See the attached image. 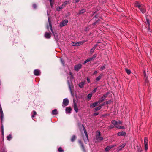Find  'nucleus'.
I'll return each mask as SVG.
<instances>
[{
    "label": "nucleus",
    "instance_id": "nucleus-1",
    "mask_svg": "<svg viewBox=\"0 0 152 152\" xmlns=\"http://www.w3.org/2000/svg\"><path fill=\"white\" fill-rule=\"evenodd\" d=\"M95 139L98 142L103 140V138L101 136V134L99 131H97L96 132Z\"/></svg>",
    "mask_w": 152,
    "mask_h": 152
},
{
    "label": "nucleus",
    "instance_id": "nucleus-2",
    "mask_svg": "<svg viewBox=\"0 0 152 152\" xmlns=\"http://www.w3.org/2000/svg\"><path fill=\"white\" fill-rule=\"evenodd\" d=\"M82 127L83 128L84 133L85 134L86 136V138H84V140L85 142H88V135L87 133V132H86V130L84 126L83 125H82Z\"/></svg>",
    "mask_w": 152,
    "mask_h": 152
},
{
    "label": "nucleus",
    "instance_id": "nucleus-3",
    "mask_svg": "<svg viewBox=\"0 0 152 152\" xmlns=\"http://www.w3.org/2000/svg\"><path fill=\"white\" fill-rule=\"evenodd\" d=\"M69 100L67 98H65L64 99L63 102L62 106L65 107L69 103Z\"/></svg>",
    "mask_w": 152,
    "mask_h": 152
},
{
    "label": "nucleus",
    "instance_id": "nucleus-4",
    "mask_svg": "<svg viewBox=\"0 0 152 152\" xmlns=\"http://www.w3.org/2000/svg\"><path fill=\"white\" fill-rule=\"evenodd\" d=\"M139 9L142 13H144L146 12L145 8L144 6L142 4H141L140 8H139Z\"/></svg>",
    "mask_w": 152,
    "mask_h": 152
},
{
    "label": "nucleus",
    "instance_id": "nucleus-5",
    "mask_svg": "<svg viewBox=\"0 0 152 152\" xmlns=\"http://www.w3.org/2000/svg\"><path fill=\"white\" fill-rule=\"evenodd\" d=\"M101 102L100 101V100L98 101L95 102L94 103L92 104L90 106V107L93 108L95 107L96 106H97L98 104H99Z\"/></svg>",
    "mask_w": 152,
    "mask_h": 152
},
{
    "label": "nucleus",
    "instance_id": "nucleus-6",
    "mask_svg": "<svg viewBox=\"0 0 152 152\" xmlns=\"http://www.w3.org/2000/svg\"><path fill=\"white\" fill-rule=\"evenodd\" d=\"M68 22V21L67 20H65L64 21H62L61 23H60V27H62L65 26Z\"/></svg>",
    "mask_w": 152,
    "mask_h": 152
},
{
    "label": "nucleus",
    "instance_id": "nucleus-7",
    "mask_svg": "<svg viewBox=\"0 0 152 152\" xmlns=\"http://www.w3.org/2000/svg\"><path fill=\"white\" fill-rule=\"evenodd\" d=\"M82 65L80 64L76 65L74 67V69L77 71H78L82 67Z\"/></svg>",
    "mask_w": 152,
    "mask_h": 152
},
{
    "label": "nucleus",
    "instance_id": "nucleus-8",
    "mask_svg": "<svg viewBox=\"0 0 152 152\" xmlns=\"http://www.w3.org/2000/svg\"><path fill=\"white\" fill-rule=\"evenodd\" d=\"M79 143L82 149L84 152H86V150L85 149V147L83 145V143L80 140H79Z\"/></svg>",
    "mask_w": 152,
    "mask_h": 152
},
{
    "label": "nucleus",
    "instance_id": "nucleus-9",
    "mask_svg": "<svg viewBox=\"0 0 152 152\" xmlns=\"http://www.w3.org/2000/svg\"><path fill=\"white\" fill-rule=\"evenodd\" d=\"M45 37L46 38H50L51 37V34L47 32H45Z\"/></svg>",
    "mask_w": 152,
    "mask_h": 152
},
{
    "label": "nucleus",
    "instance_id": "nucleus-10",
    "mask_svg": "<svg viewBox=\"0 0 152 152\" xmlns=\"http://www.w3.org/2000/svg\"><path fill=\"white\" fill-rule=\"evenodd\" d=\"M34 74L35 75L38 76L40 75V71L37 69L35 70H34Z\"/></svg>",
    "mask_w": 152,
    "mask_h": 152
},
{
    "label": "nucleus",
    "instance_id": "nucleus-11",
    "mask_svg": "<svg viewBox=\"0 0 152 152\" xmlns=\"http://www.w3.org/2000/svg\"><path fill=\"white\" fill-rule=\"evenodd\" d=\"M74 108L76 112H77L78 111V109L77 108V105L76 104L75 102L74 101Z\"/></svg>",
    "mask_w": 152,
    "mask_h": 152
},
{
    "label": "nucleus",
    "instance_id": "nucleus-12",
    "mask_svg": "<svg viewBox=\"0 0 152 152\" xmlns=\"http://www.w3.org/2000/svg\"><path fill=\"white\" fill-rule=\"evenodd\" d=\"M97 46V45H95L91 49L90 51V53L91 54H92V53L94 52Z\"/></svg>",
    "mask_w": 152,
    "mask_h": 152
},
{
    "label": "nucleus",
    "instance_id": "nucleus-13",
    "mask_svg": "<svg viewBox=\"0 0 152 152\" xmlns=\"http://www.w3.org/2000/svg\"><path fill=\"white\" fill-rule=\"evenodd\" d=\"M142 4H140L138 2H136L134 3V6L135 7H138V8H140V6Z\"/></svg>",
    "mask_w": 152,
    "mask_h": 152
},
{
    "label": "nucleus",
    "instance_id": "nucleus-14",
    "mask_svg": "<svg viewBox=\"0 0 152 152\" xmlns=\"http://www.w3.org/2000/svg\"><path fill=\"white\" fill-rule=\"evenodd\" d=\"M126 134L125 132L122 131V132H118L117 133V135L118 136H124V135H125Z\"/></svg>",
    "mask_w": 152,
    "mask_h": 152
},
{
    "label": "nucleus",
    "instance_id": "nucleus-15",
    "mask_svg": "<svg viewBox=\"0 0 152 152\" xmlns=\"http://www.w3.org/2000/svg\"><path fill=\"white\" fill-rule=\"evenodd\" d=\"M85 42V41L80 42H76V46H79L84 43Z\"/></svg>",
    "mask_w": 152,
    "mask_h": 152
},
{
    "label": "nucleus",
    "instance_id": "nucleus-16",
    "mask_svg": "<svg viewBox=\"0 0 152 152\" xmlns=\"http://www.w3.org/2000/svg\"><path fill=\"white\" fill-rule=\"evenodd\" d=\"M72 110L71 108L70 107H66V113H70Z\"/></svg>",
    "mask_w": 152,
    "mask_h": 152
},
{
    "label": "nucleus",
    "instance_id": "nucleus-17",
    "mask_svg": "<svg viewBox=\"0 0 152 152\" xmlns=\"http://www.w3.org/2000/svg\"><path fill=\"white\" fill-rule=\"evenodd\" d=\"M58 113L57 110L55 109L52 111V114L53 115H56Z\"/></svg>",
    "mask_w": 152,
    "mask_h": 152
},
{
    "label": "nucleus",
    "instance_id": "nucleus-18",
    "mask_svg": "<svg viewBox=\"0 0 152 152\" xmlns=\"http://www.w3.org/2000/svg\"><path fill=\"white\" fill-rule=\"evenodd\" d=\"M113 146H107L105 148V150L106 151H107L109 150L110 149L112 148L113 147Z\"/></svg>",
    "mask_w": 152,
    "mask_h": 152
},
{
    "label": "nucleus",
    "instance_id": "nucleus-19",
    "mask_svg": "<svg viewBox=\"0 0 152 152\" xmlns=\"http://www.w3.org/2000/svg\"><path fill=\"white\" fill-rule=\"evenodd\" d=\"M108 95L107 94H104L103 96L102 97V98H101V100H100V101L101 102H102L104 99L106 98L107 96Z\"/></svg>",
    "mask_w": 152,
    "mask_h": 152
},
{
    "label": "nucleus",
    "instance_id": "nucleus-20",
    "mask_svg": "<svg viewBox=\"0 0 152 152\" xmlns=\"http://www.w3.org/2000/svg\"><path fill=\"white\" fill-rule=\"evenodd\" d=\"M49 22L50 28V30H51L53 34L55 36L54 33V32L53 30L52 27V26L51 23H50V22L49 21Z\"/></svg>",
    "mask_w": 152,
    "mask_h": 152
},
{
    "label": "nucleus",
    "instance_id": "nucleus-21",
    "mask_svg": "<svg viewBox=\"0 0 152 152\" xmlns=\"http://www.w3.org/2000/svg\"><path fill=\"white\" fill-rule=\"evenodd\" d=\"M93 60H92V58H89L87 59H86L84 62V64H85L86 63L88 62H89V61H91Z\"/></svg>",
    "mask_w": 152,
    "mask_h": 152
},
{
    "label": "nucleus",
    "instance_id": "nucleus-22",
    "mask_svg": "<svg viewBox=\"0 0 152 152\" xmlns=\"http://www.w3.org/2000/svg\"><path fill=\"white\" fill-rule=\"evenodd\" d=\"M86 12V10L84 9H82L81 10L79 13V14L80 15Z\"/></svg>",
    "mask_w": 152,
    "mask_h": 152
},
{
    "label": "nucleus",
    "instance_id": "nucleus-23",
    "mask_svg": "<svg viewBox=\"0 0 152 152\" xmlns=\"http://www.w3.org/2000/svg\"><path fill=\"white\" fill-rule=\"evenodd\" d=\"M102 75H99V76L96 78V80L97 81H99V80L101 79V78H102Z\"/></svg>",
    "mask_w": 152,
    "mask_h": 152
},
{
    "label": "nucleus",
    "instance_id": "nucleus-24",
    "mask_svg": "<svg viewBox=\"0 0 152 152\" xmlns=\"http://www.w3.org/2000/svg\"><path fill=\"white\" fill-rule=\"evenodd\" d=\"M69 3L68 1H65L61 6L62 7H63V8L66 5Z\"/></svg>",
    "mask_w": 152,
    "mask_h": 152
},
{
    "label": "nucleus",
    "instance_id": "nucleus-25",
    "mask_svg": "<svg viewBox=\"0 0 152 152\" xmlns=\"http://www.w3.org/2000/svg\"><path fill=\"white\" fill-rule=\"evenodd\" d=\"M84 83H85L84 82H81L79 84V87L80 88H83L84 86Z\"/></svg>",
    "mask_w": 152,
    "mask_h": 152
},
{
    "label": "nucleus",
    "instance_id": "nucleus-26",
    "mask_svg": "<svg viewBox=\"0 0 152 152\" xmlns=\"http://www.w3.org/2000/svg\"><path fill=\"white\" fill-rule=\"evenodd\" d=\"M76 136L75 135H74L72 136L71 139V142H74L76 139Z\"/></svg>",
    "mask_w": 152,
    "mask_h": 152
},
{
    "label": "nucleus",
    "instance_id": "nucleus-27",
    "mask_svg": "<svg viewBox=\"0 0 152 152\" xmlns=\"http://www.w3.org/2000/svg\"><path fill=\"white\" fill-rule=\"evenodd\" d=\"M111 123L114 125H118V122L115 120H112L111 121Z\"/></svg>",
    "mask_w": 152,
    "mask_h": 152
},
{
    "label": "nucleus",
    "instance_id": "nucleus-28",
    "mask_svg": "<svg viewBox=\"0 0 152 152\" xmlns=\"http://www.w3.org/2000/svg\"><path fill=\"white\" fill-rule=\"evenodd\" d=\"M126 144H122L119 147V150H121L122 148H124L125 145Z\"/></svg>",
    "mask_w": 152,
    "mask_h": 152
},
{
    "label": "nucleus",
    "instance_id": "nucleus-29",
    "mask_svg": "<svg viewBox=\"0 0 152 152\" xmlns=\"http://www.w3.org/2000/svg\"><path fill=\"white\" fill-rule=\"evenodd\" d=\"M7 139L8 140H10L12 138V135L11 134H10L7 137Z\"/></svg>",
    "mask_w": 152,
    "mask_h": 152
},
{
    "label": "nucleus",
    "instance_id": "nucleus-30",
    "mask_svg": "<svg viewBox=\"0 0 152 152\" xmlns=\"http://www.w3.org/2000/svg\"><path fill=\"white\" fill-rule=\"evenodd\" d=\"M101 108V106H99L95 108V110L96 111H97L100 110Z\"/></svg>",
    "mask_w": 152,
    "mask_h": 152
},
{
    "label": "nucleus",
    "instance_id": "nucleus-31",
    "mask_svg": "<svg viewBox=\"0 0 152 152\" xmlns=\"http://www.w3.org/2000/svg\"><path fill=\"white\" fill-rule=\"evenodd\" d=\"M63 8V7H62V6H60L56 8V9L57 11H60L61 9Z\"/></svg>",
    "mask_w": 152,
    "mask_h": 152
},
{
    "label": "nucleus",
    "instance_id": "nucleus-32",
    "mask_svg": "<svg viewBox=\"0 0 152 152\" xmlns=\"http://www.w3.org/2000/svg\"><path fill=\"white\" fill-rule=\"evenodd\" d=\"M50 5L51 7H52L53 6L54 3V0H50Z\"/></svg>",
    "mask_w": 152,
    "mask_h": 152
},
{
    "label": "nucleus",
    "instance_id": "nucleus-33",
    "mask_svg": "<svg viewBox=\"0 0 152 152\" xmlns=\"http://www.w3.org/2000/svg\"><path fill=\"white\" fill-rule=\"evenodd\" d=\"M32 112L33 113V114L32 115L31 117L32 118H34V117H35V115H36L37 113H36V112L34 110L33 111H32Z\"/></svg>",
    "mask_w": 152,
    "mask_h": 152
},
{
    "label": "nucleus",
    "instance_id": "nucleus-34",
    "mask_svg": "<svg viewBox=\"0 0 152 152\" xmlns=\"http://www.w3.org/2000/svg\"><path fill=\"white\" fill-rule=\"evenodd\" d=\"M125 70L128 75H130L131 74V71L130 70L128 69L127 68H126Z\"/></svg>",
    "mask_w": 152,
    "mask_h": 152
},
{
    "label": "nucleus",
    "instance_id": "nucleus-35",
    "mask_svg": "<svg viewBox=\"0 0 152 152\" xmlns=\"http://www.w3.org/2000/svg\"><path fill=\"white\" fill-rule=\"evenodd\" d=\"M148 140L147 137H145L144 139V144H148Z\"/></svg>",
    "mask_w": 152,
    "mask_h": 152
},
{
    "label": "nucleus",
    "instance_id": "nucleus-36",
    "mask_svg": "<svg viewBox=\"0 0 152 152\" xmlns=\"http://www.w3.org/2000/svg\"><path fill=\"white\" fill-rule=\"evenodd\" d=\"M58 151L59 152H63L64 151V150L62 149L61 147H59L58 148Z\"/></svg>",
    "mask_w": 152,
    "mask_h": 152
},
{
    "label": "nucleus",
    "instance_id": "nucleus-37",
    "mask_svg": "<svg viewBox=\"0 0 152 152\" xmlns=\"http://www.w3.org/2000/svg\"><path fill=\"white\" fill-rule=\"evenodd\" d=\"M92 96V94H89L88 95V98L90 99Z\"/></svg>",
    "mask_w": 152,
    "mask_h": 152
},
{
    "label": "nucleus",
    "instance_id": "nucleus-38",
    "mask_svg": "<svg viewBox=\"0 0 152 152\" xmlns=\"http://www.w3.org/2000/svg\"><path fill=\"white\" fill-rule=\"evenodd\" d=\"M0 118L1 121H2L4 118V114L3 113L0 114Z\"/></svg>",
    "mask_w": 152,
    "mask_h": 152
},
{
    "label": "nucleus",
    "instance_id": "nucleus-39",
    "mask_svg": "<svg viewBox=\"0 0 152 152\" xmlns=\"http://www.w3.org/2000/svg\"><path fill=\"white\" fill-rule=\"evenodd\" d=\"M145 150L147 151L148 149V144H145Z\"/></svg>",
    "mask_w": 152,
    "mask_h": 152
},
{
    "label": "nucleus",
    "instance_id": "nucleus-40",
    "mask_svg": "<svg viewBox=\"0 0 152 152\" xmlns=\"http://www.w3.org/2000/svg\"><path fill=\"white\" fill-rule=\"evenodd\" d=\"M96 54H94L92 56V57L91 58H92V60H94V59L96 57Z\"/></svg>",
    "mask_w": 152,
    "mask_h": 152
},
{
    "label": "nucleus",
    "instance_id": "nucleus-41",
    "mask_svg": "<svg viewBox=\"0 0 152 152\" xmlns=\"http://www.w3.org/2000/svg\"><path fill=\"white\" fill-rule=\"evenodd\" d=\"M145 79V81L146 82H148V80L147 77L146 76V75H145L144 76Z\"/></svg>",
    "mask_w": 152,
    "mask_h": 152
},
{
    "label": "nucleus",
    "instance_id": "nucleus-42",
    "mask_svg": "<svg viewBox=\"0 0 152 152\" xmlns=\"http://www.w3.org/2000/svg\"><path fill=\"white\" fill-rule=\"evenodd\" d=\"M99 23H98V21H96L93 24V26L95 25L96 24H99Z\"/></svg>",
    "mask_w": 152,
    "mask_h": 152
},
{
    "label": "nucleus",
    "instance_id": "nucleus-43",
    "mask_svg": "<svg viewBox=\"0 0 152 152\" xmlns=\"http://www.w3.org/2000/svg\"><path fill=\"white\" fill-rule=\"evenodd\" d=\"M0 114L3 113L2 110L1 106L0 107Z\"/></svg>",
    "mask_w": 152,
    "mask_h": 152
},
{
    "label": "nucleus",
    "instance_id": "nucleus-44",
    "mask_svg": "<svg viewBox=\"0 0 152 152\" xmlns=\"http://www.w3.org/2000/svg\"><path fill=\"white\" fill-rule=\"evenodd\" d=\"M105 66H103L101 67L100 69V70L102 71L104 69H105Z\"/></svg>",
    "mask_w": 152,
    "mask_h": 152
},
{
    "label": "nucleus",
    "instance_id": "nucleus-45",
    "mask_svg": "<svg viewBox=\"0 0 152 152\" xmlns=\"http://www.w3.org/2000/svg\"><path fill=\"white\" fill-rule=\"evenodd\" d=\"M146 22L148 24V25L149 26L150 25V23L149 22V20L148 19H146Z\"/></svg>",
    "mask_w": 152,
    "mask_h": 152
},
{
    "label": "nucleus",
    "instance_id": "nucleus-46",
    "mask_svg": "<svg viewBox=\"0 0 152 152\" xmlns=\"http://www.w3.org/2000/svg\"><path fill=\"white\" fill-rule=\"evenodd\" d=\"M124 129V127L123 126H119V129Z\"/></svg>",
    "mask_w": 152,
    "mask_h": 152
},
{
    "label": "nucleus",
    "instance_id": "nucleus-47",
    "mask_svg": "<svg viewBox=\"0 0 152 152\" xmlns=\"http://www.w3.org/2000/svg\"><path fill=\"white\" fill-rule=\"evenodd\" d=\"M72 45L73 46H76V42H73L72 43Z\"/></svg>",
    "mask_w": 152,
    "mask_h": 152
},
{
    "label": "nucleus",
    "instance_id": "nucleus-48",
    "mask_svg": "<svg viewBox=\"0 0 152 152\" xmlns=\"http://www.w3.org/2000/svg\"><path fill=\"white\" fill-rule=\"evenodd\" d=\"M97 89V88H95L93 91V92H94V93L96 91Z\"/></svg>",
    "mask_w": 152,
    "mask_h": 152
},
{
    "label": "nucleus",
    "instance_id": "nucleus-49",
    "mask_svg": "<svg viewBox=\"0 0 152 152\" xmlns=\"http://www.w3.org/2000/svg\"><path fill=\"white\" fill-rule=\"evenodd\" d=\"M97 73V71H95L94 73L92 75H94L95 74H96Z\"/></svg>",
    "mask_w": 152,
    "mask_h": 152
},
{
    "label": "nucleus",
    "instance_id": "nucleus-50",
    "mask_svg": "<svg viewBox=\"0 0 152 152\" xmlns=\"http://www.w3.org/2000/svg\"><path fill=\"white\" fill-rule=\"evenodd\" d=\"M122 124V122L119 121L118 122V124Z\"/></svg>",
    "mask_w": 152,
    "mask_h": 152
},
{
    "label": "nucleus",
    "instance_id": "nucleus-51",
    "mask_svg": "<svg viewBox=\"0 0 152 152\" xmlns=\"http://www.w3.org/2000/svg\"><path fill=\"white\" fill-rule=\"evenodd\" d=\"M33 6L34 8H36L37 7L36 5L35 4H33Z\"/></svg>",
    "mask_w": 152,
    "mask_h": 152
},
{
    "label": "nucleus",
    "instance_id": "nucleus-52",
    "mask_svg": "<svg viewBox=\"0 0 152 152\" xmlns=\"http://www.w3.org/2000/svg\"><path fill=\"white\" fill-rule=\"evenodd\" d=\"M87 81L88 82V83H89L90 82V79L88 78L87 77Z\"/></svg>",
    "mask_w": 152,
    "mask_h": 152
},
{
    "label": "nucleus",
    "instance_id": "nucleus-53",
    "mask_svg": "<svg viewBox=\"0 0 152 152\" xmlns=\"http://www.w3.org/2000/svg\"><path fill=\"white\" fill-rule=\"evenodd\" d=\"M99 114V113H94V115L95 116H96L97 115H98Z\"/></svg>",
    "mask_w": 152,
    "mask_h": 152
},
{
    "label": "nucleus",
    "instance_id": "nucleus-54",
    "mask_svg": "<svg viewBox=\"0 0 152 152\" xmlns=\"http://www.w3.org/2000/svg\"><path fill=\"white\" fill-rule=\"evenodd\" d=\"M69 74H70V75H71V76L72 77L73 75H72V72H69Z\"/></svg>",
    "mask_w": 152,
    "mask_h": 152
},
{
    "label": "nucleus",
    "instance_id": "nucleus-55",
    "mask_svg": "<svg viewBox=\"0 0 152 152\" xmlns=\"http://www.w3.org/2000/svg\"><path fill=\"white\" fill-rule=\"evenodd\" d=\"M118 125H115L116 126H115V127L117 128H118V129H119V126H118Z\"/></svg>",
    "mask_w": 152,
    "mask_h": 152
},
{
    "label": "nucleus",
    "instance_id": "nucleus-56",
    "mask_svg": "<svg viewBox=\"0 0 152 152\" xmlns=\"http://www.w3.org/2000/svg\"><path fill=\"white\" fill-rule=\"evenodd\" d=\"M61 62L62 63V64H64V61H63L62 59H61Z\"/></svg>",
    "mask_w": 152,
    "mask_h": 152
},
{
    "label": "nucleus",
    "instance_id": "nucleus-57",
    "mask_svg": "<svg viewBox=\"0 0 152 152\" xmlns=\"http://www.w3.org/2000/svg\"><path fill=\"white\" fill-rule=\"evenodd\" d=\"M105 103H104V104H101L100 106H101V107H102V106H103L104 105H105Z\"/></svg>",
    "mask_w": 152,
    "mask_h": 152
},
{
    "label": "nucleus",
    "instance_id": "nucleus-58",
    "mask_svg": "<svg viewBox=\"0 0 152 152\" xmlns=\"http://www.w3.org/2000/svg\"><path fill=\"white\" fill-rule=\"evenodd\" d=\"M76 2H78L79 1V0H75Z\"/></svg>",
    "mask_w": 152,
    "mask_h": 152
},
{
    "label": "nucleus",
    "instance_id": "nucleus-59",
    "mask_svg": "<svg viewBox=\"0 0 152 152\" xmlns=\"http://www.w3.org/2000/svg\"><path fill=\"white\" fill-rule=\"evenodd\" d=\"M142 151V150L141 149H140L138 150V152L140 151V152H141Z\"/></svg>",
    "mask_w": 152,
    "mask_h": 152
},
{
    "label": "nucleus",
    "instance_id": "nucleus-60",
    "mask_svg": "<svg viewBox=\"0 0 152 152\" xmlns=\"http://www.w3.org/2000/svg\"><path fill=\"white\" fill-rule=\"evenodd\" d=\"M2 135H3V134H4V132H3V131H2Z\"/></svg>",
    "mask_w": 152,
    "mask_h": 152
},
{
    "label": "nucleus",
    "instance_id": "nucleus-61",
    "mask_svg": "<svg viewBox=\"0 0 152 152\" xmlns=\"http://www.w3.org/2000/svg\"><path fill=\"white\" fill-rule=\"evenodd\" d=\"M110 127H111V128H113V127H112V126H110Z\"/></svg>",
    "mask_w": 152,
    "mask_h": 152
},
{
    "label": "nucleus",
    "instance_id": "nucleus-62",
    "mask_svg": "<svg viewBox=\"0 0 152 152\" xmlns=\"http://www.w3.org/2000/svg\"><path fill=\"white\" fill-rule=\"evenodd\" d=\"M69 88H70V89L71 90V88H70V86H69Z\"/></svg>",
    "mask_w": 152,
    "mask_h": 152
},
{
    "label": "nucleus",
    "instance_id": "nucleus-63",
    "mask_svg": "<svg viewBox=\"0 0 152 152\" xmlns=\"http://www.w3.org/2000/svg\"><path fill=\"white\" fill-rule=\"evenodd\" d=\"M47 28H48V27H47Z\"/></svg>",
    "mask_w": 152,
    "mask_h": 152
}]
</instances>
